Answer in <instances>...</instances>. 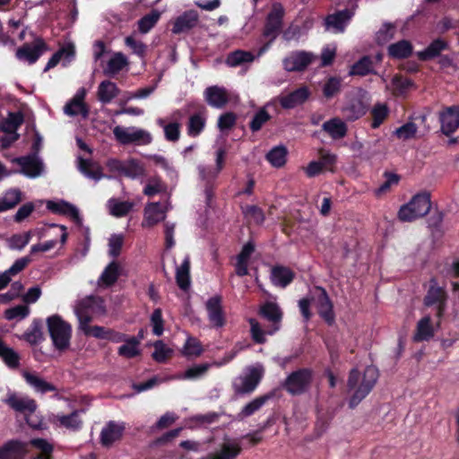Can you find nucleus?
<instances>
[{"instance_id":"obj_1","label":"nucleus","mask_w":459,"mask_h":459,"mask_svg":"<svg viewBox=\"0 0 459 459\" xmlns=\"http://www.w3.org/2000/svg\"><path fill=\"white\" fill-rule=\"evenodd\" d=\"M259 315L271 323L266 329H263L260 324L254 318L248 320L250 324L251 337L256 343H264L266 335H273L281 328L282 311L279 305L273 300H267L260 306Z\"/></svg>"},{"instance_id":"obj_2","label":"nucleus","mask_w":459,"mask_h":459,"mask_svg":"<svg viewBox=\"0 0 459 459\" xmlns=\"http://www.w3.org/2000/svg\"><path fill=\"white\" fill-rule=\"evenodd\" d=\"M378 379V370L374 366L365 368L363 373L357 369L350 372L348 388L352 394L349 401L351 408H355L373 389Z\"/></svg>"},{"instance_id":"obj_3","label":"nucleus","mask_w":459,"mask_h":459,"mask_svg":"<svg viewBox=\"0 0 459 459\" xmlns=\"http://www.w3.org/2000/svg\"><path fill=\"white\" fill-rule=\"evenodd\" d=\"M430 207V195L427 192L417 194L409 203L401 206L398 218L402 221H412L425 216Z\"/></svg>"},{"instance_id":"obj_4","label":"nucleus","mask_w":459,"mask_h":459,"mask_svg":"<svg viewBox=\"0 0 459 459\" xmlns=\"http://www.w3.org/2000/svg\"><path fill=\"white\" fill-rule=\"evenodd\" d=\"M115 139L122 145H148L152 142L151 133L136 126H117L113 129Z\"/></svg>"},{"instance_id":"obj_5","label":"nucleus","mask_w":459,"mask_h":459,"mask_svg":"<svg viewBox=\"0 0 459 459\" xmlns=\"http://www.w3.org/2000/svg\"><path fill=\"white\" fill-rule=\"evenodd\" d=\"M47 324L54 346L60 351L65 350L70 344L71 325L58 315L48 317Z\"/></svg>"},{"instance_id":"obj_6","label":"nucleus","mask_w":459,"mask_h":459,"mask_svg":"<svg viewBox=\"0 0 459 459\" xmlns=\"http://www.w3.org/2000/svg\"><path fill=\"white\" fill-rule=\"evenodd\" d=\"M243 348L244 347L239 343H237L230 351L225 353L221 359L214 361L212 365L216 367H221L228 364L237 356V354L241 350H243ZM211 366L212 364L210 363L195 365L188 368L184 373L178 374L173 378L178 380H196L204 376Z\"/></svg>"},{"instance_id":"obj_7","label":"nucleus","mask_w":459,"mask_h":459,"mask_svg":"<svg viewBox=\"0 0 459 459\" xmlns=\"http://www.w3.org/2000/svg\"><path fill=\"white\" fill-rule=\"evenodd\" d=\"M311 380L312 371L307 368H301L290 373L282 386L289 394L299 395L307 391Z\"/></svg>"},{"instance_id":"obj_8","label":"nucleus","mask_w":459,"mask_h":459,"mask_svg":"<svg viewBox=\"0 0 459 459\" xmlns=\"http://www.w3.org/2000/svg\"><path fill=\"white\" fill-rule=\"evenodd\" d=\"M424 305L426 307L436 306V316L441 318L446 309L447 294L443 287L437 284L436 279L432 278L429 281V288L424 297Z\"/></svg>"},{"instance_id":"obj_9","label":"nucleus","mask_w":459,"mask_h":459,"mask_svg":"<svg viewBox=\"0 0 459 459\" xmlns=\"http://www.w3.org/2000/svg\"><path fill=\"white\" fill-rule=\"evenodd\" d=\"M12 162L18 164L20 166L18 172L29 178H39L45 172L44 162L38 154L16 157L12 160Z\"/></svg>"},{"instance_id":"obj_10","label":"nucleus","mask_w":459,"mask_h":459,"mask_svg":"<svg viewBox=\"0 0 459 459\" xmlns=\"http://www.w3.org/2000/svg\"><path fill=\"white\" fill-rule=\"evenodd\" d=\"M263 376L262 367H253L247 371L234 379L233 387L238 394L252 393L258 385Z\"/></svg>"},{"instance_id":"obj_11","label":"nucleus","mask_w":459,"mask_h":459,"mask_svg":"<svg viewBox=\"0 0 459 459\" xmlns=\"http://www.w3.org/2000/svg\"><path fill=\"white\" fill-rule=\"evenodd\" d=\"M316 56L304 50L292 51L282 60L283 69L287 72L304 71Z\"/></svg>"},{"instance_id":"obj_12","label":"nucleus","mask_w":459,"mask_h":459,"mask_svg":"<svg viewBox=\"0 0 459 459\" xmlns=\"http://www.w3.org/2000/svg\"><path fill=\"white\" fill-rule=\"evenodd\" d=\"M284 8L279 4H273L272 10L267 15L263 35L273 42L279 35L281 29Z\"/></svg>"},{"instance_id":"obj_13","label":"nucleus","mask_w":459,"mask_h":459,"mask_svg":"<svg viewBox=\"0 0 459 459\" xmlns=\"http://www.w3.org/2000/svg\"><path fill=\"white\" fill-rule=\"evenodd\" d=\"M87 91L82 87L77 90L74 97L65 105L64 113L71 117L80 116L82 119H87L90 114L89 106L84 102Z\"/></svg>"},{"instance_id":"obj_14","label":"nucleus","mask_w":459,"mask_h":459,"mask_svg":"<svg viewBox=\"0 0 459 459\" xmlns=\"http://www.w3.org/2000/svg\"><path fill=\"white\" fill-rule=\"evenodd\" d=\"M226 150L220 147L215 152V167L200 164L197 166L199 178L205 185H212L223 169Z\"/></svg>"},{"instance_id":"obj_15","label":"nucleus","mask_w":459,"mask_h":459,"mask_svg":"<svg viewBox=\"0 0 459 459\" xmlns=\"http://www.w3.org/2000/svg\"><path fill=\"white\" fill-rule=\"evenodd\" d=\"M47 50V45L41 38H36L33 44H24L16 50V58L29 65L37 62L39 56Z\"/></svg>"},{"instance_id":"obj_16","label":"nucleus","mask_w":459,"mask_h":459,"mask_svg":"<svg viewBox=\"0 0 459 459\" xmlns=\"http://www.w3.org/2000/svg\"><path fill=\"white\" fill-rule=\"evenodd\" d=\"M221 303L222 300L220 295L211 297L205 302L208 320L211 326L216 329L222 328L226 324Z\"/></svg>"},{"instance_id":"obj_17","label":"nucleus","mask_w":459,"mask_h":459,"mask_svg":"<svg viewBox=\"0 0 459 459\" xmlns=\"http://www.w3.org/2000/svg\"><path fill=\"white\" fill-rule=\"evenodd\" d=\"M3 402L18 412L32 413L37 409L35 400L30 398L28 395L17 394L12 391H8L6 397Z\"/></svg>"},{"instance_id":"obj_18","label":"nucleus","mask_w":459,"mask_h":459,"mask_svg":"<svg viewBox=\"0 0 459 459\" xmlns=\"http://www.w3.org/2000/svg\"><path fill=\"white\" fill-rule=\"evenodd\" d=\"M125 429L126 426L124 422L108 421L100 431V444L105 447L111 446L116 441L122 437Z\"/></svg>"},{"instance_id":"obj_19","label":"nucleus","mask_w":459,"mask_h":459,"mask_svg":"<svg viewBox=\"0 0 459 459\" xmlns=\"http://www.w3.org/2000/svg\"><path fill=\"white\" fill-rule=\"evenodd\" d=\"M353 15L354 11L351 9L338 11L325 18V27L335 33L343 32Z\"/></svg>"},{"instance_id":"obj_20","label":"nucleus","mask_w":459,"mask_h":459,"mask_svg":"<svg viewBox=\"0 0 459 459\" xmlns=\"http://www.w3.org/2000/svg\"><path fill=\"white\" fill-rule=\"evenodd\" d=\"M310 96V91L307 87L302 86L287 95H280L275 100H278L281 108L285 109L294 108L299 105L303 104Z\"/></svg>"},{"instance_id":"obj_21","label":"nucleus","mask_w":459,"mask_h":459,"mask_svg":"<svg viewBox=\"0 0 459 459\" xmlns=\"http://www.w3.org/2000/svg\"><path fill=\"white\" fill-rule=\"evenodd\" d=\"M439 120L441 131L444 134L449 135L459 127V108L450 107L440 113Z\"/></svg>"},{"instance_id":"obj_22","label":"nucleus","mask_w":459,"mask_h":459,"mask_svg":"<svg viewBox=\"0 0 459 459\" xmlns=\"http://www.w3.org/2000/svg\"><path fill=\"white\" fill-rule=\"evenodd\" d=\"M167 208H161L160 203H149L144 208L143 221L142 226L143 228L152 227L162 221L166 218Z\"/></svg>"},{"instance_id":"obj_23","label":"nucleus","mask_w":459,"mask_h":459,"mask_svg":"<svg viewBox=\"0 0 459 459\" xmlns=\"http://www.w3.org/2000/svg\"><path fill=\"white\" fill-rule=\"evenodd\" d=\"M199 15L196 11H186L175 20L171 31L174 34L188 31L197 25Z\"/></svg>"},{"instance_id":"obj_24","label":"nucleus","mask_w":459,"mask_h":459,"mask_svg":"<svg viewBox=\"0 0 459 459\" xmlns=\"http://www.w3.org/2000/svg\"><path fill=\"white\" fill-rule=\"evenodd\" d=\"M27 443L10 440L0 447V459H23L27 454Z\"/></svg>"},{"instance_id":"obj_25","label":"nucleus","mask_w":459,"mask_h":459,"mask_svg":"<svg viewBox=\"0 0 459 459\" xmlns=\"http://www.w3.org/2000/svg\"><path fill=\"white\" fill-rule=\"evenodd\" d=\"M22 376L25 382L37 393L46 394L56 390L54 385L40 377L36 372L22 370Z\"/></svg>"},{"instance_id":"obj_26","label":"nucleus","mask_w":459,"mask_h":459,"mask_svg":"<svg viewBox=\"0 0 459 459\" xmlns=\"http://www.w3.org/2000/svg\"><path fill=\"white\" fill-rule=\"evenodd\" d=\"M316 290L318 291L316 298L318 313L330 325L334 320L333 304L324 288L316 287Z\"/></svg>"},{"instance_id":"obj_27","label":"nucleus","mask_w":459,"mask_h":459,"mask_svg":"<svg viewBox=\"0 0 459 459\" xmlns=\"http://www.w3.org/2000/svg\"><path fill=\"white\" fill-rule=\"evenodd\" d=\"M204 99L211 107L216 108H223L229 101L226 89L216 85L206 88Z\"/></svg>"},{"instance_id":"obj_28","label":"nucleus","mask_w":459,"mask_h":459,"mask_svg":"<svg viewBox=\"0 0 459 459\" xmlns=\"http://www.w3.org/2000/svg\"><path fill=\"white\" fill-rule=\"evenodd\" d=\"M47 207L53 212L69 216L77 223L82 222V218L78 208L68 202H65L64 200L58 202L48 201L47 204Z\"/></svg>"},{"instance_id":"obj_29","label":"nucleus","mask_w":459,"mask_h":459,"mask_svg":"<svg viewBox=\"0 0 459 459\" xmlns=\"http://www.w3.org/2000/svg\"><path fill=\"white\" fill-rule=\"evenodd\" d=\"M254 251L255 245L251 241H248L243 246L240 253L237 255L235 264L237 275L243 277L248 274V264Z\"/></svg>"},{"instance_id":"obj_30","label":"nucleus","mask_w":459,"mask_h":459,"mask_svg":"<svg viewBox=\"0 0 459 459\" xmlns=\"http://www.w3.org/2000/svg\"><path fill=\"white\" fill-rule=\"evenodd\" d=\"M241 446L237 440L225 441L221 447L209 455V459H236L240 454Z\"/></svg>"},{"instance_id":"obj_31","label":"nucleus","mask_w":459,"mask_h":459,"mask_svg":"<svg viewBox=\"0 0 459 459\" xmlns=\"http://www.w3.org/2000/svg\"><path fill=\"white\" fill-rule=\"evenodd\" d=\"M270 277L273 285L286 288L293 281L295 273L288 267L276 265L272 268Z\"/></svg>"},{"instance_id":"obj_32","label":"nucleus","mask_w":459,"mask_h":459,"mask_svg":"<svg viewBox=\"0 0 459 459\" xmlns=\"http://www.w3.org/2000/svg\"><path fill=\"white\" fill-rule=\"evenodd\" d=\"M76 307L82 308V310L91 314V315H103L105 313V305L104 300L98 296H87L84 299H81Z\"/></svg>"},{"instance_id":"obj_33","label":"nucleus","mask_w":459,"mask_h":459,"mask_svg":"<svg viewBox=\"0 0 459 459\" xmlns=\"http://www.w3.org/2000/svg\"><path fill=\"white\" fill-rule=\"evenodd\" d=\"M366 109V106L360 99L352 98L342 108V112L347 120L355 121L365 115Z\"/></svg>"},{"instance_id":"obj_34","label":"nucleus","mask_w":459,"mask_h":459,"mask_svg":"<svg viewBox=\"0 0 459 459\" xmlns=\"http://www.w3.org/2000/svg\"><path fill=\"white\" fill-rule=\"evenodd\" d=\"M119 91L115 82L109 80L102 81L97 91L98 100L103 104L110 103L119 94Z\"/></svg>"},{"instance_id":"obj_35","label":"nucleus","mask_w":459,"mask_h":459,"mask_svg":"<svg viewBox=\"0 0 459 459\" xmlns=\"http://www.w3.org/2000/svg\"><path fill=\"white\" fill-rule=\"evenodd\" d=\"M78 169L86 178L99 181L104 175L102 174L100 166L91 160L78 158Z\"/></svg>"},{"instance_id":"obj_36","label":"nucleus","mask_w":459,"mask_h":459,"mask_svg":"<svg viewBox=\"0 0 459 459\" xmlns=\"http://www.w3.org/2000/svg\"><path fill=\"white\" fill-rule=\"evenodd\" d=\"M447 48L448 43L446 40L437 39L433 40L424 50L419 51L417 53V56L422 61L430 60L440 56L441 52Z\"/></svg>"},{"instance_id":"obj_37","label":"nucleus","mask_w":459,"mask_h":459,"mask_svg":"<svg viewBox=\"0 0 459 459\" xmlns=\"http://www.w3.org/2000/svg\"><path fill=\"white\" fill-rule=\"evenodd\" d=\"M128 65V59L122 52L114 53L107 62L103 72L108 76H114Z\"/></svg>"},{"instance_id":"obj_38","label":"nucleus","mask_w":459,"mask_h":459,"mask_svg":"<svg viewBox=\"0 0 459 459\" xmlns=\"http://www.w3.org/2000/svg\"><path fill=\"white\" fill-rule=\"evenodd\" d=\"M22 200V192L19 188H10L0 195V212L14 208Z\"/></svg>"},{"instance_id":"obj_39","label":"nucleus","mask_w":459,"mask_h":459,"mask_svg":"<svg viewBox=\"0 0 459 459\" xmlns=\"http://www.w3.org/2000/svg\"><path fill=\"white\" fill-rule=\"evenodd\" d=\"M119 274V264L116 261H112L107 265L98 279L99 286L106 288L112 286L117 281Z\"/></svg>"},{"instance_id":"obj_40","label":"nucleus","mask_w":459,"mask_h":459,"mask_svg":"<svg viewBox=\"0 0 459 459\" xmlns=\"http://www.w3.org/2000/svg\"><path fill=\"white\" fill-rule=\"evenodd\" d=\"M176 281L182 290H187L190 287V257L186 255L182 264L176 268Z\"/></svg>"},{"instance_id":"obj_41","label":"nucleus","mask_w":459,"mask_h":459,"mask_svg":"<svg viewBox=\"0 0 459 459\" xmlns=\"http://www.w3.org/2000/svg\"><path fill=\"white\" fill-rule=\"evenodd\" d=\"M271 398V394H264L255 397L242 408V410L238 413L237 419L238 420H242L247 417L252 416L256 411H258Z\"/></svg>"},{"instance_id":"obj_42","label":"nucleus","mask_w":459,"mask_h":459,"mask_svg":"<svg viewBox=\"0 0 459 459\" xmlns=\"http://www.w3.org/2000/svg\"><path fill=\"white\" fill-rule=\"evenodd\" d=\"M324 131H325L333 139L343 138L347 134L346 124L338 117H333L322 126Z\"/></svg>"},{"instance_id":"obj_43","label":"nucleus","mask_w":459,"mask_h":459,"mask_svg":"<svg viewBox=\"0 0 459 459\" xmlns=\"http://www.w3.org/2000/svg\"><path fill=\"white\" fill-rule=\"evenodd\" d=\"M206 125V116L204 112H197L190 116L186 130L191 137H197L204 129Z\"/></svg>"},{"instance_id":"obj_44","label":"nucleus","mask_w":459,"mask_h":459,"mask_svg":"<svg viewBox=\"0 0 459 459\" xmlns=\"http://www.w3.org/2000/svg\"><path fill=\"white\" fill-rule=\"evenodd\" d=\"M434 335V329L429 316L422 317L417 324V330L413 336L416 342L429 341Z\"/></svg>"},{"instance_id":"obj_45","label":"nucleus","mask_w":459,"mask_h":459,"mask_svg":"<svg viewBox=\"0 0 459 459\" xmlns=\"http://www.w3.org/2000/svg\"><path fill=\"white\" fill-rule=\"evenodd\" d=\"M134 205L133 202L120 201L116 198H111L108 201L109 213L117 218L127 215L132 211Z\"/></svg>"},{"instance_id":"obj_46","label":"nucleus","mask_w":459,"mask_h":459,"mask_svg":"<svg viewBox=\"0 0 459 459\" xmlns=\"http://www.w3.org/2000/svg\"><path fill=\"white\" fill-rule=\"evenodd\" d=\"M123 342L124 343L117 350L119 356L132 359L140 354L139 339L128 336Z\"/></svg>"},{"instance_id":"obj_47","label":"nucleus","mask_w":459,"mask_h":459,"mask_svg":"<svg viewBox=\"0 0 459 459\" xmlns=\"http://www.w3.org/2000/svg\"><path fill=\"white\" fill-rule=\"evenodd\" d=\"M156 124L164 131L165 139L168 142H178L180 137V125L178 122L166 123L164 118H158Z\"/></svg>"},{"instance_id":"obj_48","label":"nucleus","mask_w":459,"mask_h":459,"mask_svg":"<svg viewBox=\"0 0 459 459\" xmlns=\"http://www.w3.org/2000/svg\"><path fill=\"white\" fill-rule=\"evenodd\" d=\"M288 150L284 145H278L271 149L266 154V160L275 168L282 167L287 160Z\"/></svg>"},{"instance_id":"obj_49","label":"nucleus","mask_w":459,"mask_h":459,"mask_svg":"<svg viewBox=\"0 0 459 459\" xmlns=\"http://www.w3.org/2000/svg\"><path fill=\"white\" fill-rule=\"evenodd\" d=\"M255 56L249 51L236 50L230 53L226 58V65L230 67H236L246 63H252Z\"/></svg>"},{"instance_id":"obj_50","label":"nucleus","mask_w":459,"mask_h":459,"mask_svg":"<svg viewBox=\"0 0 459 459\" xmlns=\"http://www.w3.org/2000/svg\"><path fill=\"white\" fill-rule=\"evenodd\" d=\"M22 338L30 344H37L43 339L42 323L39 319H34L30 326L23 333Z\"/></svg>"},{"instance_id":"obj_51","label":"nucleus","mask_w":459,"mask_h":459,"mask_svg":"<svg viewBox=\"0 0 459 459\" xmlns=\"http://www.w3.org/2000/svg\"><path fill=\"white\" fill-rule=\"evenodd\" d=\"M412 51V46L408 40H400L388 47V54L397 59L408 57Z\"/></svg>"},{"instance_id":"obj_52","label":"nucleus","mask_w":459,"mask_h":459,"mask_svg":"<svg viewBox=\"0 0 459 459\" xmlns=\"http://www.w3.org/2000/svg\"><path fill=\"white\" fill-rule=\"evenodd\" d=\"M0 358L10 368H16L20 365L19 354L2 341H0Z\"/></svg>"},{"instance_id":"obj_53","label":"nucleus","mask_w":459,"mask_h":459,"mask_svg":"<svg viewBox=\"0 0 459 459\" xmlns=\"http://www.w3.org/2000/svg\"><path fill=\"white\" fill-rule=\"evenodd\" d=\"M272 105V102L266 103L263 108H259L254 115L250 121L249 127L252 132L259 131L263 126L269 121L271 116L266 111V108Z\"/></svg>"},{"instance_id":"obj_54","label":"nucleus","mask_w":459,"mask_h":459,"mask_svg":"<svg viewBox=\"0 0 459 459\" xmlns=\"http://www.w3.org/2000/svg\"><path fill=\"white\" fill-rule=\"evenodd\" d=\"M167 185L159 177H151L148 178L143 188V194L148 196H153L158 194L167 192Z\"/></svg>"},{"instance_id":"obj_55","label":"nucleus","mask_w":459,"mask_h":459,"mask_svg":"<svg viewBox=\"0 0 459 459\" xmlns=\"http://www.w3.org/2000/svg\"><path fill=\"white\" fill-rule=\"evenodd\" d=\"M56 420L62 427L71 430H78L82 427V420L79 416V411H74L68 415H56Z\"/></svg>"},{"instance_id":"obj_56","label":"nucleus","mask_w":459,"mask_h":459,"mask_svg":"<svg viewBox=\"0 0 459 459\" xmlns=\"http://www.w3.org/2000/svg\"><path fill=\"white\" fill-rule=\"evenodd\" d=\"M74 56V51L73 48H63L59 49L49 58L44 71H48L55 67L62 60L63 57L65 58V63L64 64L65 66L66 64H68L73 59Z\"/></svg>"},{"instance_id":"obj_57","label":"nucleus","mask_w":459,"mask_h":459,"mask_svg":"<svg viewBox=\"0 0 459 459\" xmlns=\"http://www.w3.org/2000/svg\"><path fill=\"white\" fill-rule=\"evenodd\" d=\"M161 13L158 10H152L150 13L144 15L138 21V30L141 33L149 32L158 22Z\"/></svg>"},{"instance_id":"obj_58","label":"nucleus","mask_w":459,"mask_h":459,"mask_svg":"<svg viewBox=\"0 0 459 459\" xmlns=\"http://www.w3.org/2000/svg\"><path fill=\"white\" fill-rule=\"evenodd\" d=\"M153 348L152 359L159 363L166 362L173 354V350L161 340L154 342Z\"/></svg>"},{"instance_id":"obj_59","label":"nucleus","mask_w":459,"mask_h":459,"mask_svg":"<svg viewBox=\"0 0 459 459\" xmlns=\"http://www.w3.org/2000/svg\"><path fill=\"white\" fill-rule=\"evenodd\" d=\"M32 231L29 230L21 234H14L7 239V244L12 250H22L30 241Z\"/></svg>"},{"instance_id":"obj_60","label":"nucleus","mask_w":459,"mask_h":459,"mask_svg":"<svg viewBox=\"0 0 459 459\" xmlns=\"http://www.w3.org/2000/svg\"><path fill=\"white\" fill-rule=\"evenodd\" d=\"M373 72V63L369 56H365L357 61L351 68V75L364 76Z\"/></svg>"},{"instance_id":"obj_61","label":"nucleus","mask_w":459,"mask_h":459,"mask_svg":"<svg viewBox=\"0 0 459 459\" xmlns=\"http://www.w3.org/2000/svg\"><path fill=\"white\" fill-rule=\"evenodd\" d=\"M30 313V309L28 305H17L14 307H12L10 308H7L4 311V317L5 319L11 321V320H16V321H22L29 316Z\"/></svg>"},{"instance_id":"obj_62","label":"nucleus","mask_w":459,"mask_h":459,"mask_svg":"<svg viewBox=\"0 0 459 459\" xmlns=\"http://www.w3.org/2000/svg\"><path fill=\"white\" fill-rule=\"evenodd\" d=\"M204 351L202 343L195 337H187L182 349V354L186 358L199 357Z\"/></svg>"},{"instance_id":"obj_63","label":"nucleus","mask_w":459,"mask_h":459,"mask_svg":"<svg viewBox=\"0 0 459 459\" xmlns=\"http://www.w3.org/2000/svg\"><path fill=\"white\" fill-rule=\"evenodd\" d=\"M418 127L416 124L408 122L395 129L394 134L400 140L405 141L415 136Z\"/></svg>"},{"instance_id":"obj_64","label":"nucleus","mask_w":459,"mask_h":459,"mask_svg":"<svg viewBox=\"0 0 459 459\" xmlns=\"http://www.w3.org/2000/svg\"><path fill=\"white\" fill-rule=\"evenodd\" d=\"M144 173V169L142 165L137 161L132 160L125 162L122 175L133 179L142 177Z\"/></svg>"}]
</instances>
